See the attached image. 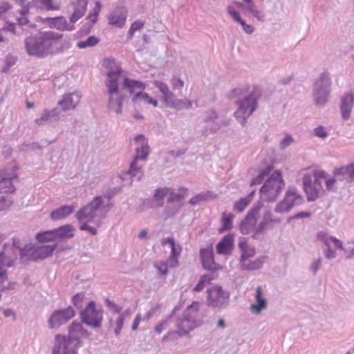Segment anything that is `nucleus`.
I'll return each instance as SVG.
<instances>
[{
	"label": "nucleus",
	"instance_id": "4",
	"mask_svg": "<svg viewBox=\"0 0 354 354\" xmlns=\"http://www.w3.org/2000/svg\"><path fill=\"white\" fill-rule=\"evenodd\" d=\"M332 80L328 71L321 73L314 80L312 88V99L317 107H324L329 101Z\"/></svg>",
	"mask_w": 354,
	"mask_h": 354
},
{
	"label": "nucleus",
	"instance_id": "5",
	"mask_svg": "<svg viewBox=\"0 0 354 354\" xmlns=\"http://www.w3.org/2000/svg\"><path fill=\"white\" fill-rule=\"evenodd\" d=\"M109 196H97L86 206L81 208L75 214L77 219L82 223H93L97 209L109 211L111 207Z\"/></svg>",
	"mask_w": 354,
	"mask_h": 354
},
{
	"label": "nucleus",
	"instance_id": "22",
	"mask_svg": "<svg viewBox=\"0 0 354 354\" xmlns=\"http://www.w3.org/2000/svg\"><path fill=\"white\" fill-rule=\"evenodd\" d=\"M268 301L262 297V289L261 286H257L255 294V303L251 304L250 310L254 314H259L263 310L267 309Z\"/></svg>",
	"mask_w": 354,
	"mask_h": 354
},
{
	"label": "nucleus",
	"instance_id": "20",
	"mask_svg": "<svg viewBox=\"0 0 354 354\" xmlns=\"http://www.w3.org/2000/svg\"><path fill=\"white\" fill-rule=\"evenodd\" d=\"M60 112L57 109L51 110L44 109L41 114V117L35 120L38 126L49 124L56 122L59 119Z\"/></svg>",
	"mask_w": 354,
	"mask_h": 354
},
{
	"label": "nucleus",
	"instance_id": "33",
	"mask_svg": "<svg viewBox=\"0 0 354 354\" xmlns=\"http://www.w3.org/2000/svg\"><path fill=\"white\" fill-rule=\"evenodd\" d=\"M239 247L241 251L240 264L254 256L255 248L252 246H249L245 242H239Z\"/></svg>",
	"mask_w": 354,
	"mask_h": 354
},
{
	"label": "nucleus",
	"instance_id": "30",
	"mask_svg": "<svg viewBox=\"0 0 354 354\" xmlns=\"http://www.w3.org/2000/svg\"><path fill=\"white\" fill-rule=\"evenodd\" d=\"M233 246V236L225 235L216 245V252L220 254H228Z\"/></svg>",
	"mask_w": 354,
	"mask_h": 354
},
{
	"label": "nucleus",
	"instance_id": "26",
	"mask_svg": "<svg viewBox=\"0 0 354 354\" xmlns=\"http://www.w3.org/2000/svg\"><path fill=\"white\" fill-rule=\"evenodd\" d=\"M199 306L200 303L194 302L183 312L185 317H187L189 319H193L194 322L198 326H201L202 324L201 317L198 315Z\"/></svg>",
	"mask_w": 354,
	"mask_h": 354
},
{
	"label": "nucleus",
	"instance_id": "11",
	"mask_svg": "<svg viewBox=\"0 0 354 354\" xmlns=\"http://www.w3.org/2000/svg\"><path fill=\"white\" fill-rule=\"evenodd\" d=\"M7 245H4L3 250L0 252V288H6L4 285L8 281L6 268L13 266V261L17 258V254L12 252Z\"/></svg>",
	"mask_w": 354,
	"mask_h": 354
},
{
	"label": "nucleus",
	"instance_id": "52",
	"mask_svg": "<svg viewBox=\"0 0 354 354\" xmlns=\"http://www.w3.org/2000/svg\"><path fill=\"white\" fill-rule=\"evenodd\" d=\"M267 228V226L260 222L257 225H254V232L252 233V237L254 239H259L261 234Z\"/></svg>",
	"mask_w": 354,
	"mask_h": 354
},
{
	"label": "nucleus",
	"instance_id": "31",
	"mask_svg": "<svg viewBox=\"0 0 354 354\" xmlns=\"http://www.w3.org/2000/svg\"><path fill=\"white\" fill-rule=\"evenodd\" d=\"M201 259L203 267L207 270H216V264L214 262L213 254L208 250L201 251Z\"/></svg>",
	"mask_w": 354,
	"mask_h": 354
},
{
	"label": "nucleus",
	"instance_id": "61",
	"mask_svg": "<svg viewBox=\"0 0 354 354\" xmlns=\"http://www.w3.org/2000/svg\"><path fill=\"white\" fill-rule=\"evenodd\" d=\"M273 3L272 9L276 14H280L283 11V2L282 0H272Z\"/></svg>",
	"mask_w": 354,
	"mask_h": 354
},
{
	"label": "nucleus",
	"instance_id": "53",
	"mask_svg": "<svg viewBox=\"0 0 354 354\" xmlns=\"http://www.w3.org/2000/svg\"><path fill=\"white\" fill-rule=\"evenodd\" d=\"M267 228V226L260 222L257 225H254V232L252 233V237L254 239H259L261 234Z\"/></svg>",
	"mask_w": 354,
	"mask_h": 354
},
{
	"label": "nucleus",
	"instance_id": "19",
	"mask_svg": "<svg viewBox=\"0 0 354 354\" xmlns=\"http://www.w3.org/2000/svg\"><path fill=\"white\" fill-rule=\"evenodd\" d=\"M81 99V95L77 92H73L64 95L63 99L58 102L64 111L74 109Z\"/></svg>",
	"mask_w": 354,
	"mask_h": 354
},
{
	"label": "nucleus",
	"instance_id": "32",
	"mask_svg": "<svg viewBox=\"0 0 354 354\" xmlns=\"http://www.w3.org/2000/svg\"><path fill=\"white\" fill-rule=\"evenodd\" d=\"M73 212V207L70 205H64L59 208L53 210L51 212L50 217L53 220L57 221L65 218Z\"/></svg>",
	"mask_w": 354,
	"mask_h": 354
},
{
	"label": "nucleus",
	"instance_id": "8",
	"mask_svg": "<svg viewBox=\"0 0 354 354\" xmlns=\"http://www.w3.org/2000/svg\"><path fill=\"white\" fill-rule=\"evenodd\" d=\"M326 178L323 171H315L313 175L306 174L303 177L304 189L308 201H314L318 198L322 189V180Z\"/></svg>",
	"mask_w": 354,
	"mask_h": 354
},
{
	"label": "nucleus",
	"instance_id": "44",
	"mask_svg": "<svg viewBox=\"0 0 354 354\" xmlns=\"http://www.w3.org/2000/svg\"><path fill=\"white\" fill-rule=\"evenodd\" d=\"M221 128L219 123L206 124L201 130V133L204 136H207L209 134L216 133Z\"/></svg>",
	"mask_w": 354,
	"mask_h": 354
},
{
	"label": "nucleus",
	"instance_id": "55",
	"mask_svg": "<svg viewBox=\"0 0 354 354\" xmlns=\"http://www.w3.org/2000/svg\"><path fill=\"white\" fill-rule=\"evenodd\" d=\"M269 172H270L269 169L268 170H263V171H261L258 176H257L256 178H254L252 180L250 185L253 186L254 185L261 184L263 182V180H264L265 177L269 174Z\"/></svg>",
	"mask_w": 354,
	"mask_h": 354
},
{
	"label": "nucleus",
	"instance_id": "27",
	"mask_svg": "<svg viewBox=\"0 0 354 354\" xmlns=\"http://www.w3.org/2000/svg\"><path fill=\"white\" fill-rule=\"evenodd\" d=\"M32 6L46 10H58L61 5V0H32Z\"/></svg>",
	"mask_w": 354,
	"mask_h": 354
},
{
	"label": "nucleus",
	"instance_id": "48",
	"mask_svg": "<svg viewBox=\"0 0 354 354\" xmlns=\"http://www.w3.org/2000/svg\"><path fill=\"white\" fill-rule=\"evenodd\" d=\"M212 280V278L207 274H204L201 277L198 283L194 288V291L199 292L202 290L206 283H209Z\"/></svg>",
	"mask_w": 354,
	"mask_h": 354
},
{
	"label": "nucleus",
	"instance_id": "49",
	"mask_svg": "<svg viewBox=\"0 0 354 354\" xmlns=\"http://www.w3.org/2000/svg\"><path fill=\"white\" fill-rule=\"evenodd\" d=\"M218 113L214 109L208 110L205 113V116L203 119V122L205 124H213L216 122L215 120L218 118Z\"/></svg>",
	"mask_w": 354,
	"mask_h": 354
},
{
	"label": "nucleus",
	"instance_id": "12",
	"mask_svg": "<svg viewBox=\"0 0 354 354\" xmlns=\"http://www.w3.org/2000/svg\"><path fill=\"white\" fill-rule=\"evenodd\" d=\"M302 201V197L297 189L290 187L286 191L283 200L276 205L274 212L277 213L288 212L293 207L301 204Z\"/></svg>",
	"mask_w": 354,
	"mask_h": 354
},
{
	"label": "nucleus",
	"instance_id": "46",
	"mask_svg": "<svg viewBox=\"0 0 354 354\" xmlns=\"http://www.w3.org/2000/svg\"><path fill=\"white\" fill-rule=\"evenodd\" d=\"M169 191L170 189L168 188H159L156 189L154 194V200L158 202V206H162L163 198L169 194Z\"/></svg>",
	"mask_w": 354,
	"mask_h": 354
},
{
	"label": "nucleus",
	"instance_id": "64",
	"mask_svg": "<svg viewBox=\"0 0 354 354\" xmlns=\"http://www.w3.org/2000/svg\"><path fill=\"white\" fill-rule=\"evenodd\" d=\"M294 142L293 138L290 135H287L280 142V148L284 149L290 146Z\"/></svg>",
	"mask_w": 354,
	"mask_h": 354
},
{
	"label": "nucleus",
	"instance_id": "45",
	"mask_svg": "<svg viewBox=\"0 0 354 354\" xmlns=\"http://www.w3.org/2000/svg\"><path fill=\"white\" fill-rule=\"evenodd\" d=\"M170 106L177 110L189 109L192 108V102L189 100L175 99L172 104L170 105Z\"/></svg>",
	"mask_w": 354,
	"mask_h": 354
},
{
	"label": "nucleus",
	"instance_id": "9",
	"mask_svg": "<svg viewBox=\"0 0 354 354\" xmlns=\"http://www.w3.org/2000/svg\"><path fill=\"white\" fill-rule=\"evenodd\" d=\"M103 313L102 306H97L95 301H91L80 313L82 322L93 328H100L102 325Z\"/></svg>",
	"mask_w": 354,
	"mask_h": 354
},
{
	"label": "nucleus",
	"instance_id": "60",
	"mask_svg": "<svg viewBox=\"0 0 354 354\" xmlns=\"http://www.w3.org/2000/svg\"><path fill=\"white\" fill-rule=\"evenodd\" d=\"M168 194H169V196L167 198V202L169 203H174V201L180 202L184 198L183 194H176L171 192V190L169 191Z\"/></svg>",
	"mask_w": 354,
	"mask_h": 354
},
{
	"label": "nucleus",
	"instance_id": "6",
	"mask_svg": "<svg viewBox=\"0 0 354 354\" xmlns=\"http://www.w3.org/2000/svg\"><path fill=\"white\" fill-rule=\"evenodd\" d=\"M261 95L259 87L254 86L252 91L245 97L236 102L237 110L234 113V116L244 125L247 118L251 115L257 109V102Z\"/></svg>",
	"mask_w": 354,
	"mask_h": 354
},
{
	"label": "nucleus",
	"instance_id": "36",
	"mask_svg": "<svg viewBox=\"0 0 354 354\" xmlns=\"http://www.w3.org/2000/svg\"><path fill=\"white\" fill-rule=\"evenodd\" d=\"M53 230L57 240L70 239L74 236L73 233V228L71 225H65Z\"/></svg>",
	"mask_w": 354,
	"mask_h": 354
},
{
	"label": "nucleus",
	"instance_id": "28",
	"mask_svg": "<svg viewBox=\"0 0 354 354\" xmlns=\"http://www.w3.org/2000/svg\"><path fill=\"white\" fill-rule=\"evenodd\" d=\"M268 259L267 256H261L258 257L254 261L248 260L243 262L241 265V268L243 270L253 271L259 270L263 267V265Z\"/></svg>",
	"mask_w": 354,
	"mask_h": 354
},
{
	"label": "nucleus",
	"instance_id": "37",
	"mask_svg": "<svg viewBox=\"0 0 354 354\" xmlns=\"http://www.w3.org/2000/svg\"><path fill=\"white\" fill-rule=\"evenodd\" d=\"M255 191H252L247 196L240 198L234 204L233 209L237 212H242L251 202Z\"/></svg>",
	"mask_w": 354,
	"mask_h": 354
},
{
	"label": "nucleus",
	"instance_id": "50",
	"mask_svg": "<svg viewBox=\"0 0 354 354\" xmlns=\"http://www.w3.org/2000/svg\"><path fill=\"white\" fill-rule=\"evenodd\" d=\"M85 295L83 292H79L75 295L72 298V303L75 307L80 309L83 306V302Z\"/></svg>",
	"mask_w": 354,
	"mask_h": 354
},
{
	"label": "nucleus",
	"instance_id": "40",
	"mask_svg": "<svg viewBox=\"0 0 354 354\" xmlns=\"http://www.w3.org/2000/svg\"><path fill=\"white\" fill-rule=\"evenodd\" d=\"M234 215L232 213L227 214L223 212L222 214V227L218 230L219 233H223L225 231H227L232 227V219Z\"/></svg>",
	"mask_w": 354,
	"mask_h": 354
},
{
	"label": "nucleus",
	"instance_id": "1",
	"mask_svg": "<svg viewBox=\"0 0 354 354\" xmlns=\"http://www.w3.org/2000/svg\"><path fill=\"white\" fill-rule=\"evenodd\" d=\"M104 64L107 68L106 79L104 82L109 96L107 107L109 111H114L116 114H121L123 101L126 98L123 91L127 90L130 95H132L137 90H145L146 84L141 81L122 77V68L114 59H106Z\"/></svg>",
	"mask_w": 354,
	"mask_h": 354
},
{
	"label": "nucleus",
	"instance_id": "62",
	"mask_svg": "<svg viewBox=\"0 0 354 354\" xmlns=\"http://www.w3.org/2000/svg\"><path fill=\"white\" fill-rule=\"evenodd\" d=\"M162 97L165 103L169 106L175 100L174 95L169 91V89H167L165 93H162Z\"/></svg>",
	"mask_w": 354,
	"mask_h": 354
},
{
	"label": "nucleus",
	"instance_id": "16",
	"mask_svg": "<svg viewBox=\"0 0 354 354\" xmlns=\"http://www.w3.org/2000/svg\"><path fill=\"white\" fill-rule=\"evenodd\" d=\"M87 4V0H70L68 12L71 13V22L75 23L84 15Z\"/></svg>",
	"mask_w": 354,
	"mask_h": 354
},
{
	"label": "nucleus",
	"instance_id": "7",
	"mask_svg": "<svg viewBox=\"0 0 354 354\" xmlns=\"http://www.w3.org/2000/svg\"><path fill=\"white\" fill-rule=\"evenodd\" d=\"M284 185L281 172L278 170L275 171L261 187V198L268 202L274 201L281 192Z\"/></svg>",
	"mask_w": 354,
	"mask_h": 354
},
{
	"label": "nucleus",
	"instance_id": "15",
	"mask_svg": "<svg viewBox=\"0 0 354 354\" xmlns=\"http://www.w3.org/2000/svg\"><path fill=\"white\" fill-rule=\"evenodd\" d=\"M75 315V310L71 306L66 309L55 311L48 320L50 328H56L66 324Z\"/></svg>",
	"mask_w": 354,
	"mask_h": 354
},
{
	"label": "nucleus",
	"instance_id": "56",
	"mask_svg": "<svg viewBox=\"0 0 354 354\" xmlns=\"http://www.w3.org/2000/svg\"><path fill=\"white\" fill-rule=\"evenodd\" d=\"M153 266L156 268L160 274L163 276L167 275L168 270L167 265L166 264V263L163 261H156Z\"/></svg>",
	"mask_w": 354,
	"mask_h": 354
},
{
	"label": "nucleus",
	"instance_id": "35",
	"mask_svg": "<svg viewBox=\"0 0 354 354\" xmlns=\"http://www.w3.org/2000/svg\"><path fill=\"white\" fill-rule=\"evenodd\" d=\"M131 100L134 104L144 102L146 104H152L154 107L158 106V102L156 100L152 99L147 93L142 92V91L136 93Z\"/></svg>",
	"mask_w": 354,
	"mask_h": 354
},
{
	"label": "nucleus",
	"instance_id": "21",
	"mask_svg": "<svg viewBox=\"0 0 354 354\" xmlns=\"http://www.w3.org/2000/svg\"><path fill=\"white\" fill-rule=\"evenodd\" d=\"M176 326L178 328V330L176 332H177V334L179 336L186 335L192 330L198 326L194 322L193 319H189L187 317H185V315L183 314L182 317L177 320Z\"/></svg>",
	"mask_w": 354,
	"mask_h": 354
},
{
	"label": "nucleus",
	"instance_id": "43",
	"mask_svg": "<svg viewBox=\"0 0 354 354\" xmlns=\"http://www.w3.org/2000/svg\"><path fill=\"white\" fill-rule=\"evenodd\" d=\"M35 238L39 242L41 243L57 240L54 230H49L37 233L35 236Z\"/></svg>",
	"mask_w": 354,
	"mask_h": 354
},
{
	"label": "nucleus",
	"instance_id": "17",
	"mask_svg": "<svg viewBox=\"0 0 354 354\" xmlns=\"http://www.w3.org/2000/svg\"><path fill=\"white\" fill-rule=\"evenodd\" d=\"M354 106V95L351 93H344L341 97L340 111L344 120H348Z\"/></svg>",
	"mask_w": 354,
	"mask_h": 354
},
{
	"label": "nucleus",
	"instance_id": "14",
	"mask_svg": "<svg viewBox=\"0 0 354 354\" xmlns=\"http://www.w3.org/2000/svg\"><path fill=\"white\" fill-rule=\"evenodd\" d=\"M317 238L326 247L324 251V254L328 259H333L336 257V252L331 248L332 245L340 250H344L342 241L335 237L328 236L324 232H319L317 234Z\"/></svg>",
	"mask_w": 354,
	"mask_h": 354
},
{
	"label": "nucleus",
	"instance_id": "54",
	"mask_svg": "<svg viewBox=\"0 0 354 354\" xmlns=\"http://www.w3.org/2000/svg\"><path fill=\"white\" fill-rule=\"evenodd\" d=\"M17 58L12 55H8L4 59L5 66L3 67V71H7L11 66L16 63Z\"/></svg>",
	"mask_w": 354,
	"mask_h": 354
},
{
	"label": "nucleus",
	"instance_id": "51",
	"mask_svg": "<svg viewBox=\"0 0 354 354\" xmlns=\"http://www.w3.org/2000/svg\"><path fill=\"white\" fill-rule=\"evenodd\" d=\"M145 25V22H142L141 21H134L129 30V32H128V38L129 39H131L134 35V32L136 31V30H139L140 29H142L143 28Z\"/></svg>",
	"mask_w": 354,
	"mask_h": 354
},
{
	"label": "nucleus",
	"instance_id": "63",
	"mask_svg": "<svg viewBox=\"0 0 354 354\" xmlns=\"http://www.w3.org/2000/svg\"><path fill=\"white\" fill-rule=\"evenodd\" d=\"M314 134L315 136L320 138H326L328 136V133L323 126H319L314 129Z\"/></svg>",
	"mask_w": 354,
	"mask_h": 354
},
{
	"label": "nucleus",
	"instance_id": "18",
	"mask_svg": "<svg viewBox=\"0 0 354 354\" xmlns=\"http://www.w3.org/2000/svg\"><path fill=\"white\" fill-rule=\"evenodd\" d=\"M134 140L140 145L136 148L134 159L136 160H146L149 153V147L145 136L138 135L135 137Z\"/></svg>",
	"mask_w": 354,
	"mask_h": 354
},
{
	"label": "nucleus",
	"instance_id": "10",
	"mask_svg": "<svg viewBox=\"0 0 354 354\" xmlns=\"http://www.w3.org/2000/svg\"><path fill=\"white\" fill-rule=\"evenodd\" d=\"M207 292L208 306L220 310L228 306L230 294L221 286H212Z\"/></svg>",
	"mask_w": 354,
	"mask_h": 354
},
{
	"label": "nucleus",
	"instance_id": "29",
	"mask_svg": "<svg viewBox=\"0 0 354 354\" xmlns=\"http://www.w3.org/2000/svg\"><path fill=\"white\" fill-rule=\"evenodd\" d=\"M126 12L122 8L117 9L113 11L109 17V22L110 24L121 28L126 21Z\"/></svg>",
	"mask_w": 354,
	"mask_h": 354
},
{
	"label": "nucleus",
	"instance_id": "23",
	"mask_svg": "<svg viewBox=\"0 0 354 354\" xmlns=\"http://www.w3.org/2000/svg\"><path fill=\"white\" fill-rule=\"evenodd\" d=\"M69 343L64 337L57 335L52 354H76L75 352L68 348Z\"/></svg>",
	"mask_w": 354,
	"mask_h": 354
},
{
	"label": "nucleus",
	"instance_id": "38",
	"mask_svg": "<svg viewBox=\"0 0 354 354\" xmlns=\"http://www.w3.org/2000/svg\"><path fill=\"white\" fill-rule=\"evenodd\" d=\"M245 15H252L253 17L257 18L259 21H263L265 20V14L263 12L257 9L255 3L251 5H245L243 8Z\"/></svg>",
	"mask_w": 354,
	"mask_h": 354
},
{
	"label": "nucleus",
	"instance_id": "13",
	"mask_svg": "<svg viewBox=\"0 0 354 354\" xmlns=\"http://www.w3.org/2000/svg\"><path fill=\"white\" fill-rule=\"evenodd\" d=\"M263 206L261 201H258L253 208L248 212L245 218L240 223L239 230L243 234H251L254 230L257 223L256 216L259 214L260 208Z\"/></svg>",
	"mask_w": 354,
	"mask_h": 354
},
{
	"label": "nucleus",
	"instance_id": "2",
	"mask_svg": "<svg viewBox=\"0 0 354 354\" xmlns=\"http://www.w3.org/2000/svg\"><path fill=\"white\" fill-rule=\"evenodd\" d=\"M62 35L52 32H39L25 39V48L31 56L44 57L59 52Z\"/></svg>",
	"mask_w": 354,
	"mask_h": 354
},
{
	"label": "nucleus",
	"instance_id": "24",
	"mask_svg": "<svg viewBox=\"0 0 354 354\" xmlns=\"http://www.w3.org/2000/svg\"><path fill=\"white\" fill-rule=\"evenodd\" d=\"M17 179L16 175H8L5 172L0 174V191L3 193H13L15 187L12 181Z\"/></svg>",
	"mask_w": 354,
	"mask_h": 354
},
{
	"label": "nucleus",
	"instance_id": "34",
	"mask_svg": "<svg viewBox=\"0 0 354 354\" xmlns=\"http://www.w3.org/2000/svg\"><path fill=\"white\" fill-rule=\"evenodd\" d=\"M17 3L22 6V9L19 11L21 17L17 18L18 24L19 26H27L28 27H34L35 25L30 23L26 15L28 12V9L25 8L24 4L26 0H15Z\"/></svg>",
	"mask_w": 354,
	"mask_h": 354
},
{
	"label": "nucleus",
	"instance_id": "3",
	"mask_svg": "<svg viewBox=\"0 0 354 354\" xmlns=\"http://www.w3.org/2000/svg\"><path fill=\"white\" fill-rule=\"evenodd\" d=\"M57 245H45L35 247L33 244L29 243L23 245L19 239L13 238L12 247L9 248L12 252L20 256L21 261H37L44 259L50 257L55 250Z\"/></svg>",
	"mask_w": 354,
	"mask_h": 354
},
{
	"label": "nucleus",
	"instance_id": "57",
	"mask_svg": "<svg viewBox=\"0 0 354 354\" xmlns=\"http://www.w3.org/2000/svg\"><path fill=\"white\" fill-rule=\"evenodd\" d=\"M322 259L321 257L314 259L309 268L310 271L314 274L316 275L317 271L322 266Z\"/></svg>",
	"mask_w": 354,
	"mask_h": 354
},
{
	"label": "nucleus",
	"instance_id": "41",
	"mask_svg": "<svg viewBox=\"0 0 354 354\" xmlns=\"http://www.w3.org/2000/svg\"><path fill=\"white\" fill-rule=\"evenodd\" d=\"M100 42V39L95 36H89L87 39L84 40L79 41L76 46L79 49H84L88 48H91L96 46Z\"/></svg>",
	"mask_w": 354,
	"mask_h": 354
},
{
	"label": "nucleus",
	"instance_id": "39",
	"mask_svg": "<svg viewBox=\"0 0 354 354\" xmlns=\"http://www.w3.org/2000/svg\"><path fill=\"white\" fill-rule=\"evenodd\" d=\"M138 161V160H136L135 159H133V160L130 164L129 169L128 170L127 174L131 175V177L138 176V180L140 181L143 175V165H139Z\"/></svg>",
	"mask_w": 354,
	"mask_h": 354
},
{
	"label": "nucleus",
	"instance_id": "58",
	"mask_svg": "<svg viewBox=\"0 0 354 354\" xmlns=\"http://www.w3.org/2000/svg\"><path fill=\"white\" fill-rule=\"evenodd\" d=\"M12 204V200L9 197L0 196V211L9 208Z\"/></svg>",
	"mask_w": 354,
	"mask_h": 354
},
{
	"label": "nucleus",
	"instance_id": "42",
	"mask_svg": "<svg viewBox=\"0 0 354 354\" xmlns=\"http://www.w3.org/2000/svg\"><path fill=\"white\" fill-rule=\"evenodd\" d=\"M171 252L169 258V264L171 268H175L178 265V257L181 252V247L174 243L171 246Z\"/></svg>",
	"mask_w": 354,
	"mask_h": 354
},
{
	"label": "nucleus",
	"instance_id": "47",
	"mask_svg": "<svg viewBox=\"0 0 354 354\" xmlns=\"http://www.w3.org/2000/svg\"><path fill=\"white\" fill-rule=\"evenodd\" d=\"M227 12L231 16V17L238 24H239L242 28L246 25L245 21L241 19L238 12H236L234 9L231 6H227L226 8Z\"/></svg>",
	"mask_w": 354,
	"mask_h": 354
},
{
	"label": "nucleus",
	"instance_id": "25",
	"mask_svg": "<svg viewBox=\"0 0 354 354\" xmlns=\"http://www.w3.org/2000/svg\"><path fill=\"white\" fill-rule=\"evenodd\" d=\"M335 176L339 180L351 181L354 178V163L337 169Z\"/></svg>",
	"mask_w": 354,
	"mask_h": 354
},
{
	"label": "nucleus",
	"instance_id": "59",
	"mask_svg": "<svg viewBox=\"0 0 354 354\" xmlns=\"http://www.w3.org/2000/svg\"><path fill=\"white\" fill-rule=\"evenodd\" d=\"M207 198V194L201 193V194L192 197L189 200V202L192 205H195L199 203L201 201L206 200Z\"/></svg>",
	"mask_w": 354,
	"mask_h": 354
}]
</instances>
